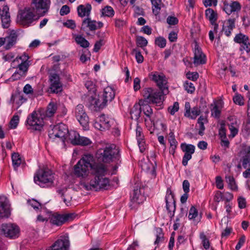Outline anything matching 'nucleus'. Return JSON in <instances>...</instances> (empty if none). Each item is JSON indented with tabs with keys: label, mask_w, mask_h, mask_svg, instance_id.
Wrapping results in <instances>:
<instances>
[{
	"label": "nucleus",
	"mask_w": 250,
	"mask_h": 250,
	"mask_svg": "<svg viewBox=\"0 0 250 250\" xmlns=\"http://www.w3.org/2000/svg\"><path fill=\"white\" fill-rule=\"evenodd\" d=\"M106 172V167L100 162H97L93 155L88 153L83 155L73 168V174L77 178H85L90 172L94 176L89 185L83 184V187L87 190L107 189L109 181L105 177Z\"/></svg>",
	"instance_id": "nucleus-1"
},
{
	"label": "nucleus",
	"mask_w": 250,
	"mask_h": 250,
	"mask_svg": "<svg viewBox=\"0 0 250 250\" xmlns=\"http://www.w3.org/2000/svg\"><path fill=\"white\" fill-rule=\"evenodd\" d=\"M97 160L100 162L110 163L112 162H121L120 150L119 147L114 144H110L104 148H100L96 154Z\"/></svg>",
	"instance_id": "nucleus-2"
},
{
	"label": "nucleus",
	"mask_w": 250,
	"mask_h": 250,
	"mask_svg": "<svg viewBox=\"0 0 250 250\" xmlns=\"http://www.w3.org/2000/svg\"><path fill=\"white\" fill-rule=\"evenodd\" d=\"M164 94L163 92L151 87L145 88L142 91L144 99L140 100L139 104L140 105H143L144 103L160 105L163 102Z\"/></svg>",
	"instance_id": "nucleus-3"
},
{
	"label": "nucleus",
	"mask_w": 250,
	"mask_h": 250,
	"mask_svg": "<svg viewBox=\"0 0 250 250\" xmlns=\"http://www.w3.org/2000/svg\"><path fill=\"white\" fill-rule=\"evenodd\" d=\"M40 17L31 7H25L19 11L17 21L19 24L28 27Z\"/></svg>",
	"instance_id": "nucleus-4"
},
{
	"label": "nucleus",
	"mask_w": 250,
	"mask_h": 250,
	"mask_svg": "<svg viewBox=\"0 0 250 250\" xmlns=\"http://www.w3.org/2000/svg\"><path fill=\"white\" fill-rule=\"evenodd\" d=\"M54 175L52 171L48 168L40 169L34 177L35 182L42 187H48L53 185Z\"/></svg>",
	"instance_id": "nucleus-5"
},
{
	"label": "nucleus",
	"mask_w": 250,
	"mask_h": 250,
	"mask_svg": "<svg viewBox=\"0 0 250 250\" xmlns=\"http://www.w3.org/2000/svg\"><path fill=\"white\" fill-rule=\"evenodd\" d=\"M43 118L40 113L34 111L28 115L25 125L29 130L40 131L44 125Z\"/></svg>",
	"instance_id": "nucleus-6"
},
{
	"label": "nucleus",
	"mask_w": 250,
	"mask_h": 250,
	"mask_svg": "<svg viewBox=\"0 0 250 250\" xmlns=\"http://www.w3.org/2000/svg\"><path fill=\"white\" fill-rule=\"evenodd\" d=\"M115 95V91L112 87H106L104 89L102 97L97 100H93L94 106L99 108H103L108 102H111L114 99Z\"/></svg>",
	"instance_id": "nucleus-7"
},
{
	"label": "nucleus",
	"mask_w": 250,
	"mask_h": 250,
	"mask_svg": "<svg viewBox=\"0 0 250 250\" xmlns=\"http://www.w3.org/2000/svg\"><path fill=\"white\" fill-rule=\"evenodd\" d=\"M50 4V0H32L31 7L39 17H43L48 12Z\"/></svg>",
	"instance_id": "nucleus-8"
},
{
	"label": "nucleus",
	"mask_w": 250,
	"mask_h": 250,
	"mask_svg": "<svg viewBox=\"0 0 250 250\" xmlns=\"http://www.w3.org/2000/svg\"><path fill=\"white\" fill-rule=\"evenodd\" d=\"M68 132L67 126L63 123H60L53 126L52 130L49 131L48 135L50 139L58 138L64 143Z\"/></svg>",
	"instance_id": "nucleus-9"
},
{
	"label": "nucleus",
	"mask_w": 250,
	"mask_h": 250,
	"mask_svg": "<svg viewBox=\"0 0 250 250\" xmlns=\"http://www.w3.org/2000/svg\"><path fill=\"white\" fill-rule=\"evenodd\" d=\"M70 141L74 145H81L83 146L90 145L92 142L87 137H81L79 133L74 130L68 131L66 139Z\"/></svg>",
	"instance_id": "nucleus-10"
},
{
	"label": "nucleus",
	"mask_w": 250,
	"mask_h": 250,
	"mask_svg": "<svg viewBox=\"0 0 250 250\" xmlns=\"http://www.w3.org/2000/svg\"><path fill=\"white\" fill-rule=\"evenodd\" d=\"M75 116L82 126L86 128L88 125L89 118L83 104L77 105L74 110Z\"/></svg>",
	"instance_id": "nucleus-11"
},
{
	"label": "nucleus",
	"mask_w": 250,
	"mask_h": 250,
	"mask_svg": "<svg viewBox=\"0 0 250 250\" xmlns=\"http://www.w3.org/2000/svg\"><path fill=\"white\" fill-rule=\"evenodd\" d=\"M75 216V214L72 213L63 214L54 213L50 216L49 220L51 224L57 226H61L66 221L73 220Z\"/></svg>",
	"instance_id": "nucleus-12"
},
{
	"label": "nucleus",
	"mask_w": 250,
	"mask_h": 250,
	"mask_svg": "<svg viewBox=\"0 0 250 250\" xmlns=\"http://www.w3.org/2000/svg\"><path fill=\"white\" fill-rule=\"evenodd\" d=\"M149 77L150 79L156 83L161 91L165 93V90L167 91V80L163 74H160L158 72H153L150 74Z\"/></svg>",
	"instance_id": "nucleus-13"
},
{
	"label": "nucleus",
	"mask_w": 250,
	"mask_h": 250,
	"mask_svg": "<svg viewBox=\"0 0 250 250\" xmlns=\"http://www.w3.org/2000/svg\"><path fill=\"white\" fill-rule=\"evenodd\" d=\"M70 242L68 236H61L46 250H68Z\"/></svg>",
	"instance_id": "nucleus-14"
},
{
	"label": "nucleus",
	"mask_w": 250,
	"mask_h": 250,
	"mask_svg": "<svg viewBox=\"0 0 250 250\" xmlns=\"http://www.w3.org/2000/svg\"><path fill=\"white\" fill-rule=\"evenodd\" d=\"M103 26L104 23L102 22H97L95 20H92L90 18H86L83 21L81 30L83 31H93L103 27Z\"/></svg>",
	"instance_id": "nucleus-15"
},
{
	"label": "nucleus",
	"mask_w": 250,
	"mask_h": 250,
	"mask_svg": "<svg viewBox=\"0 0 250 250\" xmlns=\"http://www.w3.org/2000/svg\"><path fill=\"white\" fill-rule=\"evenodd\" d=\"M1 229L6 237L10 238H15L18 236L19 229L15 225L11 224H2Z\"/></svg>",
	"instance_id": "nucleus-16"
},
{
	"label": "nucleus",
	"mask_w": 250,
	"mask_h": 250,
	"mask_svg": "<svg viewBox=\"0 0 250 250\" xmlns=\"http://www.w3.org/2000/svg\"><path fill=\"white\" fill-rule=\"evenodd\" d=\"M113 123V121L106 116L104 114H102L99 117V121H95L94 123L95 128L103 131L109 129L111 126V124Z\"/></svg>",
	"instance_id": "nucleus-17"
},
{
	"label": "nucleus",
	"mask_w": 250,
	"mask_h": 250,
	"mask_svg": "<svg viewBox=\"0 0 250 250\" xmlns=\"http://www.w3.org/2000/svg\"><path fill=\"white\" fill-rule=\"evenodd\" d=\"M234 41L241 44L240 50H245L247 53L250 52V43L247 36L241 33L237 34L234 38Z\"/></svg>",
	"instance_id": "nucleus-18"
},
{
	"label": "nucleus",
	"mask_w": 250,
	"mask_h": 250,
	"mask_svg": "<svg viewBox=\"0 0 250 250\" xmlns=\"http://www.w3.org/2000/svg\"><path fill=\"white\" fill-rule=\"evenodd\" d=\"M167 209L172 216H174V213L176 209L175 201L174 198V194L170 189H167L165 197Z\"/></svg>",
	"instance_id": "nucleus-19"
},
{
	"label": "nucleus",
	"mask_w": 250,
	"mask_h": 250,
	"mask_svg": "<svg viewBox=\"0 0 250 250\" xmlns=\"http://www.w3.org/2000/svg\"><path fill=\"white\" fill-rule=\"evenodd\" d=\"M49 80L51 83L50 86L51 92L58 93L62 90V85L60 82V77L58 74L56 73L51 74Z\"/></svg>",
	"instance_id": "nucleus-20"
},
{
	"label": "nucleus",
	"mask_w": 250,
	"mask_h": 250,
	"mask_svg": "<svg viewBox=\"0 0 250 250\" xmlns=\"http://www.w3.org/2000/svg\"><path fill=\"white\" fill-rule=\"evenodd\" d=\"M241 9V5L237 1H231L229 3L225 1L223 4V10L228 15L239 12Z\"/></svg>",
	"instance_id": "nucleus-21"
},
{
	"label": "nucleus",
	"mask_w": 250,
	"mask_h": 250,
	"mask_svg": "<svg viewBox=\"0 0 250 250\" xmlns=\"http://www.w3.org/2000/svg\"><path fill=\"white\" fill-rule=\"evenodd\" d=\"M193 63L195 66L203 64L206 62V56L197 44L195 45Z\"/></svg>",
	"instance_id": "nucleus-22"
},
{
	"label": "nucleus",
	"mask_w": 250,
	"mask_h": 250,
	"mask_svg": "<svg viewBox=\"0 0 250 250\" xmlns=\"http://www.w3.org/2000/svg\"><path fill=\"white\" fill-rule=\"evenodd\" d=\"M28 56L24 54L19 57H17L13 61V63H14L16 62H18L19 60H22L21 62L18 64V68L19 71L22 73L24 75H25V73L27 71L30 65V61H28Z\"/></svg>",
	"instance_id": "nucleus-23"
},
{
	"label": "nucleus",
	"mask_w": 250,
	"mask_h": 250,
	"mask_svg": "<svg viewBox=\"0 0 250 250\" xmlns=\"http://www.w3.org/2000/svg\"><path fill=\"white\" fill-rule=\"evenodd\" d=\"M10 214V207L6 198L0 196V217L7 218Z\"/></svg>",
	"instance_id": "nucleus-24"
},
{
	"label": "nucleus",
	"mask_w": 250,
	"mask_h": 250,
	"mask_svg": "<svg viewBox=\"0 0 250 250\" xmlns=\"http://www.w3.org/2000/svg\"><path fill=\"white\" fill-rule=\"evenodd\" d=\"M243 148L241 152L242 156L240 159V162L243 167L247 168L248 167H250V146H245Z\"/></svg>",
	"instance_id": "nucleus-25"
},
{
	"label": "nucleus",
	"mask_w": 250,
	"mask_h": 250,
	"mask_svg": "<svg viewBox=\"0 0 250 250\" xmlns=\"http://www.w3.org/2000/svg\"><path fill=\"white\" fill-rule=\"evenodd\" d=\"M9 7L8 5H4L2 10L1 15V20L2 26L4 28H7L10 24V16L9 12Z\"/></svg>",
	"instance_id": "nucleus-26"
},
{
	"label": "nucleus",
	"mask_w": 250,
	"mask_h": 250,
	"mask_svg": "<svg viewBox=\"0 0 250 250\" xmlns=\"http://www.w3.org/2000/svg\"><path fill=\"white\" fill-rule=\"evenodd\" d=\"M91 9V5L89 3H87L85 5L83 4L80 5L77 7L78 15L81 18L85 16L89 18Z\"/></svg>",
	"instance_id": "nucleus-27"
},
{
	"label": "nucleus",
	"mask_w": 250,
	"mask_h": 250,
	"mask_svg": "<svg viewBox=\"0 0 250 250\" xmlns=\"http://www.w3.org/2000/svg\"><path fill=\"white\" fill-rule=\"evenodd\" d=\"M235 19H229L227 20L226 25L223 27V31L227 37L230 36L231 31L235 27Z\"/></svg>",
	"instance_id": "nucleus-28"
},
{
	"label": "nucleus",
	"mask_w": 250,
	"mask_h": 250,
	"mask_svg": "<svg viewBox=\"0 0 250 250\" xmlns=\"http://www.w3.org/2000/svg\"><path fill=\"white\" fill-rule=\"evenodd\" d=\"M144 196L141 194L140 190L138 188L134 189L131 197V202L140 204L143 202Z\"/></svg>",
	"instance_id": "nucleus-29"
},
{
	"label": "nucleus",
	"mask_w": 250,
	"mask_h": 250,
	"mask_svg": "<svg viewBox=\"0 0 250 250\" xmlns=\"http://www.w3.org/2000/svg\"><path fill=\"white\" fill-rule=\"evenodd\" d=\"M152 4V13L157 16L159 14L161 7L164 4L162 0H150Z\"/></svg>",
	"instance_id": "nucleus-30"
},
{
	"label": "nucleus",
	"mask_w": 250,
	"mask_h": 250,
	"mask_svg": "<svg viewBox=\"0 0 250 250\" xmlns=\"http://www.w3.org/2000/svg\"><path fill=\"white\" fill-rule=\"evenodd\" d=\"M148 104H146L144 103H143V105H140L142 108V110L143 111L145 115L149 118L150 121H151V123L154 126H155V123L153 120H152L150 117L153 114V110L151 106Z\"/></svg>",
	"instance_id": "nucleus-31"
},
{
	"label": "nucleus",
	"mask_w": 250,
	"mask_h": 250,
	"mask_svg": "<svg viewBox=\"0 0 250 250\" xmlns=\"http://www.w3.org/2000/svg\"><path fill=\"white\" fill-rule=\"evenodd\" d=\"M205 16L210 23H213L217 20V14L211 8H208L205 11Z\"/></svg>",
	"instance_id": "nucleus-32"
},
{
	"label": "nucleus",
	"mask_w": 250,
	"mask_h": 250,
	"mask_svg": "<svg viewBox=\"0 0 250 250\" xmlns=\"http://www.w3.org/2000/svg\"><path fill=\"white\" fill-rule=\"evenodd\" d=\"M6 44L5 49L8 50L11 48L16 42L17 36L15 33L11 34L9 36L5 38Z\"/></svg>",
	"instance_id": "nucleus-33"
},
{
	"label": "nucleus",
	"mask_w": 250,
	"mask_h": 250,
	"mask_svg": "<svg viewBox=\"0 0 250 250\" xmlns=\"http://www.w3.org/2000/svg\"><path fill=\"white\" fill-rule=\"evenodd\" d=\"M57 109V105L56 103L51 102L47 106V109L46 111V115L47 117H52L56 113Z\"/></svg>",
	"instance_id": "nucleus-34"
},
{
	"label": "nucleus",
	"mask_w": 250,
	"mask_h": 250,
	"mask_svg": "<svg viewBox=\"0 0 250 250\" xmlns=\"http://www.w3.org/2000/svg\"><path fill=\"white\" fill-rule=\"evenodd\" d=\"M142 108L140 104H135L133 106L132 109L130 111V114L132 118H134L135 120H138L140 117Z\"/></svg>",
	"instance_id": "nucleus-35"
},
{
	"label": "nucleus",
	"mask_w": 250,
	"mask_h": 250,
	"mask_svg": "<svg viewBox=\"0 0 250 250\" xmlns=\"http://www.w3.org/2000/svg\"><path fill=\"white\" fill-rule=\"evenodd\" d=\"M208 122L207 119L203 116H201L198 119V124L199 125V130L198 134L200 135L204 134V131L205 129L204 124Z\"/></svg>",
	"instance_id": "nucleus-36"
},
{
	"label": "nucleus",
	"mask_w": 250,
	"mask_h": 250,
	"mask_svg": "<svg viewBox=\"0 0 250 250\" xmlns=\"http://www.w3.org/2000/svg\"><path fill=\"white\" fill-rule=\"evenodd\" d=\"M75 40L78 44L83 48H87L89 46V42L81 35H77Z\"/></svg>",
	"instance_id": "nucleus-37"
},
{
	"label": "nucleus",
	"mask_w": 250,
	"mask_h": 250,
	"mask_svg": "<svg viewBox=\"0 0 250 250\" xmlns=\"http://www.w3.org/2000/svg\"><path fill=\"white\" fill-rule=\"evenodd\" d=\"M181 148L185 153L190 154H192L194 153L195 148L194 146L191 144H186L185 143H183L181 145Z\"/></svg>",
	"instance_id": "nucleus-38"
},
{
	"label": "nucleus",
	"mask_w": 250,
	"mask_h": 250,
	"mask_svg": "<svg viewBox=\"0 0 250 250\" xmlns=\"http://www.w3.org/2000/svg\"><path fill=\"white\" fill-rule=\"evenodd\" d=\"M13 166L15 169L17 168L21 164L22 160L18 153H14L12 155Z\"/></svg>",
	"instance_id": "nucleus-39"
},
{
	"label": "nucleus",
	"mask_w": 250,
	"mask_h": 250,
	"mask_svg": "<svg viewBox=\"0 0 250 250\" xmlns=\"http://www.w3.org/2000/svg\"><path fill=\"white\" fill-rule=\"evenodd\" d=\"M114 15L113 9L109 6H106L102 9V16L112 17Z\"/></svg>",
	"instance_id": "nucleus-40"
},
{
	"label": "nucleus",
	"mask_w": 250,
	"mask_h": 250,
	"mask_svg": "<svg viewBox=\"0 0 250 250\" xmlns=\"http://www.w3.org/2000/svg\"><path fill=\"white\" fill-rule=\"evenodd\" d=\"M226 180L228 183L229 188L232 190H235L237 189L235 180L233 176L227 175L226 176Z\"/></svg>",
	"instance_id": "nucleus-41"
},
{
	"label": "nucleus",
	"mask_w": 250,
	"mask_h": 250,
	"mask_svg": "<svg viewBox=\"0 0 250 250\" xmlns=\"http://www.w3.org/2000/svg\"><path fill=\"white\" fill-rule=\"evenodd\" d=\"M200 238L202 240V244L204 249L206 250H208L210 247V243L208 239L207 238V236L204 232L200 233Z\"/></svg>",
	"instance_id": "nucleus-42"
},
{
	"label": "nucleus",
	"mask_w": 250,
	"mask_h": 250,
	"mask_svg": "<svg viewBox=\"0 0 250 250\" xmlns=\"http://www.w3.org/2000/svg\"><path fill=\"white\" fill-rule=\"evenodd\" d=\"M27 203L35 210H39L42 208L41 203L34 199L28 200Z\"/></svg>",
	"instance_id": "nucleus-43"
},
{
	"label": "nucleus",
	"mask_w": 250,
	"mask_h": 250,
	"mask_svg": "<svg viewBox=\"0 0 250 250\" xmlns=\"http://www.w3.org/2000/svg\"><path fill=\"white\" fill-rule=\"evenodd\" d=\"M184 87L188 93H193L195 90V86L193 83L189 81H186L184 84Z\"/></svg>",
	"instance_id": "nucleus-44"
},
{
	"label": "nucleus",
	"mask_w": 250,
	"mask_h": 250,
	"mask_svg": "<svg viewBox=\"0 0 250 250\" xmlns=\"http://www.w3.org/2000/svg\"><path fill=\"white\" fill-rule=\"evenodd\" d=\"M155 43L160 48H164L167 43L166 40L163 37H159L155 39Z\"/></svg>",
	"instance_id": "nucleus-45"
},
{
	"label": "nucleus",
	"mask_w": 250,
	"mask_h": 250,
	"mask_svg": "<svg viewBox=\"0 0 250 250\" xmlns=\"http://www.w3.org/2000/svg\"><path fill=\"white\" fill-rule=\"evenodd\" d=\"M156 239L154 242L155 244H158L164 240V234L163 233L162 229L161 228H157L156 229Z\"/></svg>",
	"instance_id": "nucleus-46"
},
{
	"label": "nucleus",
	"mask_w": 250,
	"mask_h": 250,
	"mask_svg": "<svg viewBox=\"0 0 250 250\" xmlns=\"http://www.w3.org/2000/svg\"><path fill=\"white\" fill-rule=\"evenodd\" d=\"M198 211L195 207L193 206H191L189 210L188 218L189 220H194L197 217Z\"/></svg>",
	"instance_id": "nucleus-47"
},
{
	"label": "nucleus",
	"mask_w": 250,
	"mask_h": 250,
	"mask_svg": "<svg viewBox=\"0 0 250 250\" xmlns=\"http://www.w3.org/2000/svg\"><path fill=\"white\" fill-rule=\"evenodd\" d=\"M132 54L135 55V58L138 63H140L143 62L144 57L141 54L140 51L137 48L133 49Z\"/></svg>",
	"instance_id": "nucleus-48"
},
{
	"label": "nucleus",
	"mask_w": 250,
	"mask_h": 250,
	"mask_svg": "<svg viewBox=\"0 0 250 250\" xmlns=\"http://www.w3.org/2000/svg\"><path fill=\"white\" fill-rule=\"evenodd\" d=\"M19 120V116L18 115H14L10 121V128L12 129L16 128L18 125Z\"/></svg>",
	"instance_id": "nucleus-49"
},
{
	"label": "nucleus",
	"mask_w": 250,
	"mask_h": 250,
	"mask_svg": "<svg viewBox=\"0 0 250 250\" xmlns=\"http://www.w3.org/2000/svg\"><path fill=\"white\" fill-rule=\"evenodd\" d=\"M147 41L142 36H138L136 38V44L138 46L144 47L147 44Z\"/></svg>",
	"instance_id": "nucleus-50"
},
{
	"label": "nucleus",
	"mask_w": 250,
	"mask_h": 250,
	"mask_svg": "<svg viewBox=\"0 0 250 250\" xmlns=\"http://www.w3.org/2000/svg\"><path fill=\"white\" fill-rule=\"evenodd\" d=\"M136 136L137 140H141L144 139V135L143 133V129L138 124H137L136 126Z\"/></svg>",
	"instance_id": "nucleus-51"
},
{
	"label": "nucleus",
	"mask_w": 250,
	"mask_h": 250,
	"mask_svg": "<svg viewBox=\"0 0 250 250\" xmlns=\"http://www.w3.org/2000/svg\"><path fill=\"white\" fill-rule=\"evenodd\" d=\"M179 109V103L176 102L173 104V105L168 107V111L171 115H173L175 113V112L178 111Z\"/></svg>",
	"instance_id": "nucleus-52"
},
{
	"label": "nucleus",
	"mask_w": 250,
	"mask_h": 250,
	"mask_svg": "<svg viewBox=\"0 0 250 250\" xmlns=\"http://www.w3.org/2000/svg\"><path fill=\"white\" fill-rule=\"evenodd\" d=\"M105 43L104 40H99L97 41L95 44L93 48V51L95 52H97L101 49V47L103 46Z\"/></svg>",
	"instance_id": "nucleus-53"
},
{
	"label": "nucleus",
	"mask_w": 250,
	"mask_h": 250,
	"mask_svg": "<svg viewBox=\"0 0 250 250\" xmlns=\"http://www.w3.org/2000/svg\"><path fill=\"white\" fill-rule=\"evenodd\" d=\"M200 113V110L197 106H194L192 108L189 117L191 119H195Z\"/></svg>",
	"instance_id": "nucleus-54"
},
{
	"label": "nucleus",
	"mask_w": 250,
	"mask_h": 250,
	"mask_svg": "<svg viewBox=\"0 0 250 250\" xmlns=\"http://www.w3.org/2000/svg\"><path fill=\"white\" fill-rule=\"evenodd\" d=\"M85 86L89 91L94 92L95 91V84L91 81H87L85 83Z\"/></svg>",
	"instance_id": "nucleus-55"
},
{
	"label": "nucleus",
	"mask_w": 250,
	"mask_h": 250,
	"mask_svg": "<svg viewBox=\"0 0 250 250\" xmlns=\"http://www.w3.org/2000/svg\"><path fill=\"white\" fill-rule=\"evenodd\" d=\"M233 102L239 105L244 104V99L240 95H236L233 98Z\"/></svg>",
	"instance_id": "nucleus-56"
},
{
	"label": "nucleus",
	"mask_w": 250,
	"mask_h": 250,
	"mask_svg": "<svg viewBox=\"0 0 250 250\" xmlns=\"http://www.w3.org/2000/svg\"><path fill=\"white\" fill-rule=\"evenodd\" d=\"M63 25L72 29H74L76 26L75 21L72 20H67L63 23Z\"/></svg>",
	"instance_id": "nucleus-57"
},
{
	"label": "nucleus",
	"mask_w": 250,
	"mask_h": 250,
	"mask_svg": "<svg viewBox=\"0 0 250 250\" xmlns=\"http://www.w3.org/2000/svg\"><path fill=\"white\" fill-rule=\"evenodd\" d=\"M167 22L169 25H174L178 23V20L173 16H168L167 20Z\"/></svg>",
	"instance_id": "nucleus-58"
},
{
	"label": "nucleus",
	"mask_w": 250,
	"mask_h": 250,
	"mask_svg": "<svg viewBox=\"0 0 250 250\" xmlns=\"http://www.w3.org/2000/svg\"><path fill=\"white\" fill-rule=\"evenodd\" d=\"M219 136L220 138L226 137V129L225 128V124H221L219 130Z\"/></svg>",
	"instance_id": "nucleus-59"
},
{
	"label": "nucleus",
	"mask_w": 250,
	"mask_h": 250,
	"mask_svg": "<svg viewBox=\"0 0 250 250\" xmlns=\"http://www.w3.org/2000/svg\"><path fill=\"white\" fill-rule=\"evenodd\" d=\"M187 77L189 80L195 81L199 78V74L197 72L188 73L187 74Z\"/></svg>",
	"instance_id": "nucleus-60"
},
{
	"label": "nucleus",
	"mask_w": 250,
	"mask_h": 250,
	"mask_svg": "<svg viewBox=\"0 0 250 250\" xmlns=\"http://www.w3.org/2000/svg\"><path fill=\"white\" fill-rule=\"evenodd\" d=\"M211 114L214 117L218 118L220 115V111L218 108L217 105H215L213 108L211 110Z\"/></svg>",
	"instance_id": "nucleus-61"
},
{
	"label": "nucleus",
	"mask_w": 250,
	"mask_h": 250,
	"mask_svg": "<svg viewBox=\"0 0 250 250\" xmlns=\"http://www.w3.org/2000/svg\"><path fill=\"white\" fill-rule=\"evenodd\" d=\"M216 185L218 189H222L224 188L223 180L222 178L219 176L216 177Z\"/></svg>",
	"instance_id": "nucleus-62"
},
{
	"label": "nucleus",
	"mask_w": 250,
	"mask_h": 250,
	"mask_svg": "<svg viewBox=\"0 0 250 250\" xmlns=\"http://www.w3.org/2000/svg\"><path fill=\"white\" fill-rule=\"evenodd\" d=\"M238 207L240 208H244L246 207V201L244 197H239L238 198Z\"/></svg>",
	"instance_id": "nucleus-63"
},
{
	"label": "nucleus",
	"mask_w": 250,
	"mask_h": 250,
	"mask_svg": "<svg viewBox=\"0 0 250 250\" xmlns=\"http://www.w3.org/2000/svg\"><path fill=\"white\" fill-rule=\"evenodd\" d=\"M70 12L69 7L66 5H63L61 8L60 14L61 16H64L68 14Z\"/></svg>",
	"instance_id": "nucleus-64"
}]
</instances>
